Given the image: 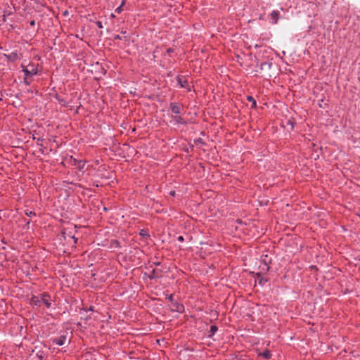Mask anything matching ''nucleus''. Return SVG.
Returning <instances> with one entry per match:
<instances>
[{
    "instance_id": "obj_2",
    "label": "nucleus",
    "mask_w": 360,
    "mask_h": 360,
    "mask_svg": "<svg viewBox=\"0 0 360 360\" xmlns=\"http://www.w3.org/2000/svg\"><path fill=\"white\" fill-rule=\"evenodd\" d=\"M67 341V338L65 335H61L58 338H56L53 342L59 346L63 345Z\"/></svg>"
},
{
    "instance_id": "obj_7",
    "label": "nucleus",
    "mask_w": 360,
    "mask_h": 360,
    "mask_svg": "<svg viewBox=\"0 0 360 360\" xmlns=\"http://www.w3.org/2000/svg\"><path fill=\"white\" fill-rule=\"evenodd\" d=\"M177 82H178V84L181 86V87L186 88L188 86L187 80H186L183 78L178 77Z\"/></svg>"
},
{
    "instance_id": "obj_12",
    "label": "nucleus",
    "mask_w": 360,
    "mask_h": 360,
    "mask_svg": "<svg viewBox=\"0 0 360 360\" xmlns=\"http://www.w3.org/2000/svg\"><path fill=\"white\" fill-rule=\"evenodd\" d=\"M248 100L249 101H250V103H252V107L253 108H255L256 107V101L252 97V96H248Z\"/></svg>"
},
{
    "instance_id": "obj_19",
    "label": "nucleus",
    "mask_w": 360,
    "mask_h": 360,
    "mask_svg": "<svg viewBox=\"0 0 360 360\" xmlns=\"http://www.w3.org/2000/svg\"><path fill=\"white\" fill-rule=\"evenodd\" d=\"M178 240H179V241H184V238H183V236H179V237H178Z\"/></svg>"
},
{
    "instance_id": "obj_21",
    "label": "nucleus",
    "mask_w": 360,
    "mask_h": 360,
    "mask_svg": "<svg viewBox=\"0 0 360 360\" xmlns=\"http://www.w3.org/2000/svg\"><path fill=\"white\" fill-rule=\"evenodd\" d=\"M27 215L30 216L32 214H34V213H32V212H30V213H26Z\"/></svg>"
},
{
    "instance_id": "obj_20",
    "label": "nucleus",
    "mask_w": 360,
    "mask_h": 360,
    "mask_svg": "<svg viewBox=\"0 0 360 360\" xmlns=\"http://www.w3.org/2000/svg\"><path fill=\"white\" fill-rule=\"evenodd\" d=\"M122 39V37L119 35H117L115 37V39Z\"/></svg>"
},
{
    "instance_id": "obj_1",
    "label": "nucleus",
    "mask_w": 360,
    "mask_h": 360,
    "mask_svg": "<svg viewBox=\"0 0 360 360\" xmlns=\"http://www.w3.org/2000/svg\"><path fill=\"white\" fill-rule=\"evenodd\" d=\"M23 72L26 77L32 76L37 73V70L32 65L23 69Z\"/></svg>"
},
{
    "instance_id": "obj_18",
    "label": "nucleus",
    "mask_w": 360,
    "mask_h": 360,
    "mask_svg": "<svg viewBox=\"0 0 360 360\" xmlns=\"http://www.w3.org/2000/svg\"><path fill=\"white\" fill-rule=\"evenodd\" d=\"M169 300L171 301L172 304L174 303L173 302V295H170L168 297Z\"/></svg>"
},
{
    "instance_id": "obj_15",
    "label": "nucleus",
    "mask_w": 360,
    "mask_h": 360,
    "mask_svg": "<svg viewBox=\"0 0 360 360\" xmlns=\"http://www.w3.org/2000/svg\"><path fill=\"white\" fill-rule=\"evenodd\" d=\"M174 120L178 123H183V119L180 116L174 117Z\"/></svg>"
},
{
    "instance_id": "obj_3",
    "label": "nucleus",
    "mask_w": 360,
    "mask_h": 360,
    "mask_svg": "<svg viewBox=\"0 0 360 360\" xmlns=\"http://www.w3.org/2000/svg\"><path fill=\"white\" fill-rule=\"evenodd\" d=\"M72 165L76 166L79 170H82L84 169L85 166V162L82 160H77L76 159H74L72 160Z\"/></svg>"
},
{
    "instance_id": "obj_11",
    "label": "nucleus",
    "mask_w": 360,
    "mask_h": 360,
    "mask_svg": "<svg viewBox=\"0 0 360 360\" xmlns=\"http://www.w3.org/2000/svg\"><path fill=\"white\" fill-rule=\"evenodd\" d=\"M217 330H218V328L216 326H212L210 327V335H213L217 331Z\"/></svg>"
},
{
    "instance_id": "obj_17",
    "label": "nucleus",
    "mask_w": 360,
    "mask_h": 360,
    "mask_svg": "<svg viewBox=\"0 0 360 360\" xmlns=\"http://www.w3.org/2000/svg\"><path fill=\"white\" fill-rule=\"evenodd\" d=\"M96 25L97 26L99 27V28H103V25H102V22H100V21H97L96 22Z\"/></svg>"
},
{
    "instance_id": "obj_5",
    "label": "nucleus",
    "mask_w": 360,
    "mask_h": 360,
    "mask_svg": "<svg viewBox=\"0 0 360 360\" xmlns=\"http://www.w3.org/2000/svg\"><path fill=\"white\" fill-rule=\"evenodd\" d=\"M40 301L44 304L47 308L51 307V299L47 295H44Z\"/></svg>"
},
{
    "instance_id": "obj_4",
    "label": "nucleus",
    "mask_w": 360,
    "mask_h": 360,
    "mask_svg": "<svg viewBox=\"0 0 360 360\" xmlns=\"http://www.w3.org/2000/svg\"><path fill=\"white\" fill-rule=\"evenodd\" d=\"M170 110L173 113L178 115L181 112V106L176 103H171Z\"/></svg>"
},
{
    "instance_id": "obj_8",
    "label": "nucleus",
    "mask_w": 360,
    "mask_h": 360,
    "mask_svg": "<svg viewBox=\"0 0 360 360\" xmlns=\"http://www.w3.org/2000/svg\"><path fill=\"white\" fill-rule=\"evenodd\" d=\"M271 67V63H263L261 64V69L262 70H264V69H270Z\"/></svg>"
},
{
    "instance_id": "obj_22",
    "label": "nucleus",
    "mask_w": 360,
    "mask_h": 360,
    "mask_svg": "<svg viewBox=\"0 0 360 360\" xmlns=\"http://www.w3.org/2000/svg\"><path fill=\"white\" fill-rule=\"evenodd\" d=\"M30 24H31L32 25H34V21H32V22H30Z\"/></svg>"
},
{
    "instance_id": "obj_10",
    "label": "nucleus",
    "mask_w": 360,
    "mask_h": 360,
    "mask_svg": "<svg viewBox=\"0 0 360 360\" xmlns=\"http://www.w3.org/2000/svg\"><path fill=\"white\" fill-rule=\"evenodd\" d=\"M278 15V11H273L271 13V18L274 20V23L277 22Z\"/></svg>"
},
{
    "instance_id": "obj_13",
    "label": "nucleus",
    "mask_w": 360,
    "mask_h": 360,
    "mask_svg": "<svg viewBox=\"0 0 360 360\" xmlns=\"http://www.w3.org/2000/svg\"><path fill=\"white\" fill-rule=\"evenodd\" d=\"M140 235L143 238H147L149 236L147 231L143 229L141 230Z\"/></svg>"
},
{
    "instance_id": "obj_9",
    "label": "nucleus",
    "mask_w": 360,
    "mask_h": 360,
    "mask_svg": "<svg viewBox=\"0 0 360 360\" xmlns=\"http://www.w3.org/2000/svg\"><path fill=\"white\" fill-rule=\"evenodd\" d=\"M262 356H263L266 359H270L271 356V352L268 350L264 351Z\"/></svg>"
},
{
    "instance_id": "obj_16",
    "label": "nucleus",
    "mask_w": 360,
    "mask_h": 360,
    "mask_svg": "<svg viewBox=\"0 0 360 360\" xmlns=\"http://www.w3.org/2000/svg\"><path fill=\"white\" fill-rule=\"evenodd\" d=\"M124 4V1L122 2V4H121V6H120L118 8H117L115 9V12L117 13H120L122 11V5Z\"/></svg>"
},
{
    "instance_id": "obj_14",
    "label": "nucleus",
    "mask_w": 360,
    "mask_h": 360,
    "mask_svg": "<svg viewBox=\"0 0 360 360\" xmlns=\"http://www.w3.org/2000/svg\"><path fill=\"white\" fill-rule=\"evenodd\" d=\"M41 302V301L36 297H34L32 299V303H33L34 304H38Z\"/></svg>"
},
{
    "instance_id": "obj_6",
    "label": "nucleus",
    "mask_w": 360,
    "mask_h": 360,
    "mask_svg": "<svg viewBox=\"0 0 360 360\" xmlns=\"http://www.w3.org/2000/svg\"><path fill=\"white\" fill-rule=\"evenodd\" d=\"M173 311L181 312L184 310V306L182 304H178L176 302L172 303L171 306Z\"/></svg>"
}]
</instances>
